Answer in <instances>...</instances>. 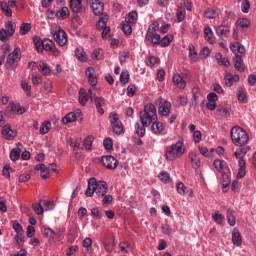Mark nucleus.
Returning <instances> with one entry per match:
<instances>
[{
    "label": "nucleus",
    "instance_id": "f257e3e1",
    "mask_svg": "<svg viewBox=\"0 0 256 256\" xmlns=\"http://www.w3.org/2000/svg\"><path fill=\"white\" fill-rule=\"evenodd\" d=\"M107 191H109V187L107 186V182L99 181L95 177H92L88 180V187L85 191L86 197H93L94 193L97 197H105L107 195Z\"/></svg>",
    "mask_w": 256,
    "mask_h": 256
},
{
    "label": "nucleus",
    "instance_id": "f03ea898",
    "mask_svg": "<svg viewBox=\"0 0 256 256\" xmlns=\"http://www.w3.org/2000/svg\"><path fill=\"white\" fill-rule=\"evenodd\" d=\"M231 51L236 55L235 56V64L234 67L236 71H239V73L245 72V62H243V57H245V47L239 43L235 42L230 46Z\"/></svg>",
    "mask_w": 256,
    "mask_h": 256
},
{
    "label": "nucleus",
    "instance_id": "7ed1b4c3",
    "mask_svg": "<svg viewBox=\"0 0 256 256\" xmlns=\"http://www.w3.org/2000/svg\"><path fill=\"white\" fill-rule=\"evenodd\" d=\"M140 121L144 127H149L154 121H157V108L153 104H147L144 110L140 112Z\"/></svg>",
    "mask_w": 256,
    "mask_h": 256
},
{
    "label": "nucleus",
    "instance_id": "20e7f679",
    "mask_svg": "<svg viewBox=\"0 0 256 256\" xmlns=\"http://www.w3.org/2000/svg\"><path fill=\"white\" fill-rule=\"evenodd\" d=\"M230 135L232 143H234V145L237 147H243L249 143V135L243 128L239 126L232 127Z\"/></svg>",
    "mask_w": 256,
    "mask_h": 256
},
{
    "label": "nucleus",
    "instance_id": "39448f33",
    "mask_svg": "<svg viewBox=\"0 0 256 256\" xmlns=\"http://www.w3.org/2000/svg\"><path fill=\"white\" fill-rule=\"evenodd\" d=\"M184 153L185 143H183V141H177L175 144L166 148L165 157L168 161H175V159H178V157H181Z\"/></svg>",
    "mask_w": 256,
    "mask_h": 256
},
{
    "label": "nucleus",
    "instance_id": "423d86ee",
    "mask_svg": "<svg viewBox=\"0 0 256 256\" xmlns=\"http://www.w3.org/2000/svg\"><path fill=\"white\" fill-rule=\"evenodd\" d=\"M54 41L59 45V47H65L67 45V32L61 28V26H56L51 30Z\"/></svg>",
    "mask_w": 256,
    "mask_h": 256
},
{
    "label": "nucleus",
    "instance_id": "0eeeda50",
    "mask_svg": "<svg viewBox=\"0 0 256 256\" xmlns=\"http://www.w3.org/2000/svg\"><path fill=\"white\" fill-rule=\"evenodd\" d=\"M88 93L90 95V101L95 104V107L100 115H103L105 113V110H103V105H105V98L103 97H97V90L94 88H90L88 90Z\"/></svg>",
    "mask_w": 256,
    "mask_h": 256
},
{
    "label": "nucleus",
    "instance_id": "6e6552de",
    "mask_svg": "<svg viewBox=\"0 0 256 256\" xmlns=\"http://www.w3.org/2000/svg\"><path fill=\"white\" fill-rule=\"evenodd\" d=\"M108 21H109V16H107V14H103L99 18L96 24V28L98 29V31H102V34H101L102 39H107V35L111 33V27L107 26Z\"/></svg>",
    "mask_w": 256,
    "mask_h": 256
},
{
    "label": "nucleus",
    "instance_id": "1a4fd4ad",
    "mask_svg": "<svg viewBox=\"0 0 256 256\" xmlns=\"http://www.w3.org/2000/svg\"><path fill=\"white\" fill-rule=\"evenodd\" d=\"M19 61H21V49L16 47L13 52L8 55L6 63L10 65V67H15V64L19 63Z\"/></svg>",
    "mask_w": 256,
    "mask_h": 256
},
{
    "label": "nucleus",
    "instance_id": "9d476101",
    "mask_svg": "<svg viewBox=\"0 0 256 256\" xmlns=\"http://www.w3.org/2000/svg\"><path fill=\"white\" fill-rule=\"evenodd\" d=\"M101 162H102V165L106 167V169H117V165H119V161H117L115 157L111 155L102 156Z\"/></svg>",
    "mask_w": 256,
    "mask_h": 256
},
{
    "label": "nucleus",
    "instance_id": "9b49d317",
    "mask_svg": "<svg viewBox=\"0 0 256 256\" xmlns=\"http://www.w3.org/2000/svg\"><path fill=\"white\" fill-rule=\"evenodd\" d=\"M90 7L94 15H100V17H103V15H105V13H103V10L105 9L103 2L99 0H90Z\"/></svg>",
    "mask_w": 256,
    "mask_h": 256
},
{
    "label": "nucleus",
    "instance_id": "f8f14e48",
    "mask_svg": "<svg viewBox=\"0 0 256 256\" xmlns=\"http://www.w3.org/2000/svg\"><path fill=\"white\" fill-rule=\"evenodd\" d=\"M6 113H16L17 115H23V113H25V109L21 107V104L10 102L6 107Z\"/></svg>",
    "mask_w": 256,
    "mask_h": 256
},
{
    "label": "nucleus",
    "instance_id": "ddd939ff",
    "mask_svg": "<svg viewBox=\"0 0 256 256\" xmlns=\"http://www.w3.org/2000/svg\"><path fill=\"white\" fill-rule=\"evenodd\" d=\"M81 115H83L81 110H78L77 112H70L62 119V123L64 125H68V123H75V121H77V117H81Z\"/></svg>",
    "mask_w": 256,
    "mask_h": 256
},
{
    "label": "nucleus",
    "instance_id": "4468645a",
    "mask_svg": "<svg viewBox=\"0 0 256 256\" xmlns=\"http://www.w3.org/2000/svg\"><path fill=\"white\" fill-rule=\"evenodd\" d=\"M86 77H88V83L92 87H95L97 85V76H95V68L88 67L85 71Z\"/></svg>",
    "mask_w": 256,
    "mask_h": 256
},
{
    "label": "nucleus",
    "instance_id": "2eb2a0df",
    "mask_svg": "<svg viewBox=\"0 0 256 256\" xmlns=\"http://www.w3.org/2000/svg\"><path fill=\"white\" fill-rule=\"evenodd\" d=\"M89 99H91V95L89 94V92L87 93V90H85V88H80L78 97L80 105H82V107H85Z\"/></svg>",
    "mask_w": 256,
    "mask_h": 256
},
{
    "label": "nucleus",
    "instance_id": "dca6fc26",
    "mask_svg": "<svg viewBox=\"0 0 256 256\" xmlns=\"http://www.w3.org/2000/svg\"><path fill=\"white\" fill-rule=\"evenodd\" d=\"M2 136L4 139H7V141H13V139H15V133L13 129H11V125L7 124L2 128Z\"/></svg>",
    "mask_w": 256,
    "mask_h": 256
},
{
    "label": "nucleus",
    "instance_id": "f3484780",
    "mask_svg": "<svg viewBox=\"0 0 256 256\" xmlns=\"http://www.w3.org/2000/svg\"><path fill=\"white\" fill-rule=\"evenodd\" d=\"M158 113L162 117H167L171 113V102L164 101L162 105L158 108Z\"/></svg>",
    "mask_w": 256,
    "mask_h": 256
},
{
    "label": "nucleus",
    "instance_id": "a211bd4d",
    "mask_svg": "<svg viewBox=\"0 0 256 256\" xmlns=\"http://www.w3.org/2000/svg\"><path fill=\"white\" fill-rule=\"evenodd\" d=\"M70 9L72 13H81L83 11V0H70Z\"/></svg>",
    "mask_w": 256,
    "mask_h": 256
},
{
    "label": "nucleus",
    "instance_id": "6ab92c4d",
    "mask_svg": "<svg viewBox=\"0 0 256 256\" xmlns=\"http://www.w3.org/2000/svg\"><path fill=\"white\" fill-rule=\"evenodd\" d=\"M157 31H159V22H154L149 26L145 39L149 41L153 38V35H157Z\"/></svg>",
    "mask_w": 256,
    "mask_h": 256
},
{
    "label": "nucleus",
    "instance_id": "aec40b11",
    "mask_svg": "<svg viewBox=\"0 0 256 256\" xmlns=\"http://www.w3.org/2000/svg\"><path fill=\"white\" fill-rule=\"evenodd\" d=\"M172 81H173L174 85H176V87H179V89H185V87H187V82L179 74H175L172 77Z\"/></svg>",
    "mask_w": 256,
    "mask_h": 256
},
{
    "label": "nucleus",
    "instance_id": "412c9836",
    "mask_svg": "<svg viewBox=\"0 0 256 256\" xmlns=\"http://www.w3.org/2000/svg\"><path fill=\"white\" fill-rule=\"evenodd\" d=\"M21 147H23V144L18 143L17 147L11 150L10 152L11 161H19V158L21 157Z\"/></svg>",
    "mask_w": 256,
    "mask_h": 256
},
{
    "label": "nucleus",
    "instance_id": "4be33fe9",
    "mask_svg": "<svg viewBox=\"0 0 256 256\" xmlns=\"http://www.w3.org/2000/svg\"><path fill=\"white\" fill-rule=\"evenodd\" d=\"M151 129L155 135H161L163 133V131H165V126L163 125V123L157 122V120H155L152 123Z\"/></svg>",
    "mask_w": 256,
    "mask_h": 256
},
{
    "label": "nucleus",
    "instance_id": "5701e85b",
    "mask_svg": "<svg viewBox=\"0 0 256 256\" xmlns=\"http://www.w3.org/2000/svg\"><path fill=\"white\" fill-rule=\"evenodd\" d=\"M38 71L42 73V75L48 76L51 75V67L44 61L38 62Z\"/></svg>",
    "mask_w": 256,
    "mask_h": 256
},
{
    "label": "nucleus",
    "instance_id": "b1692460",
    "mask_svg": "<svg viewBox=\"0 0 256 256\" xmlns=\"http://www.w3.org/2000/svg\"><path fill=\"white\" fill-rule=\"evenodd\" d=\"M232 243L236 247H239L241 245V243H243V239L241 238V233L237 229L233 230Z\"/></svg>",
    "mask_w": 256,
    "mask_h": 256
},
{
    "label": "nucleus",
    "instance_id": "393cba45",
    "mask_svg": "<svg viewBox=\"0 0 256 256\" xmlns=\"http://www.w3.org/2000/svg\"><path fill=\"white\" fill-rule=\"evenodd\" d=\"M189 159L192 163L193 169H199V167H201V160L199 159V157H197V154H195L194 152H190Z\"/></svg>",
    "mask_w": 256,
    "mask_h": 256
},
{
    "label": "nucleus",
    "instance_id": "a878e982",
    "mask_svg": "<svg viewBox=\"0 0 256 256\" xmlns=\"http://www.w3.org/2000/svg\"><path fill=\"white\" fill-rule=\"evenodd\" d=\"M231 33V30H229V26H223L220 25L216 28V34L218 37H227Z\"/></svg>",
    "mask_w": 256,
    "mask_h": 256
},
{
    "label": "nucleus",
    "instance_id": "bb28decb",
    "mask_svg": "<svg viewBox=\"0 0 256 256\" xmlns=\"http://www.w3.org/2000/svg\"><path fill=\"white\" fill-rule=\"evenodd\" d=\"M78 235H79V229L77 228V226L71 227L68 233L69 243H73V241L77 239Z\"/></svg>",
    "mask_w": 256,
    "mask_h": 256
},
{
    "label": "nucleus",
    "instance_id": "cd10ccee",
    "mask_svg": "<svg viewBox=\"0 0 256 256\" xmlns=\"http://www.w3.org/2000/svg\"><path fill=\"white\" fill-rule=\"evenodd\" d=\"M5 31L8 33V37H13V35H15V29L17 27V25H15V22L13 21H8L5 24Z\"/></svg>",
    "mask_w": 256,
    "mask_h": 256
},
{
    "label": "nucleus",
    "instance_id": "c85d7f7f",
    "mask_svg": "<svg viewBox=\"0 0 256 256\" xmlns=\"http://www.w3.org/2000/svg\"><path fill=\"white\" fill-rule=\"evenodd\" d=\"M33 43L36 47L37 53H43L44 40H41V37H39V36H34L33 37Z\"/></svg>",
    "mask_w": 256,
    "mask_h": 256
},
{
    "label": "nucleus",
    "instance_id": "c756f323",
    "mask_svg": "<svg viewBox=\"0 0 256 256\" xmlns=\"http://www.w3.org/2000/svg\"><path fill=\"white\" fill-rule=\"evenodd\" d=\"M56 17L57 19H59L60 21H63V19H67V17H69V8L67 7H62L61 10H58L56 12Z\"/></svg>",
    "mask_w": 256,
    "mask_h": 256
},
{
    "label": "nucleus",
    "instance_id": "7c9ffc66",
    "mask_svg": "<svg viewBox=\"0 0 256 256\" xmlns=\"http://www.w3.org/2000/svg\"><path fill=\"white\" fill-rule=\"evenodd\" d=\"M75 56L77 57L78 61L85 63L87 61V54L83 48H77L75 50Z\"/></svg>",
    "mask_w": 256,
    "mask_h": 256
},
{
    "label": "nucleus",
    "instance_id": "2f4dec72",
    "mask_svg": "<svg viewBox=\"0 0 256 256\" xmlns=\"http://www.w3.org/2000/svg\"><path fill=\"white\" fill-rule=\"evenodd\" d=\"M73 148V153L77 159H80L82 153H83V147H81V142L75 141L74 147Z\"/></svg>",
    "mask_w": 256,
    "mask_h": 256
},
{
    "label": "nucleus",
    "instance_id": "473e14b6",
    "mask_svg": "<svg viewBox=\"0 0 256 256\" xmlns=\"http://www.w3.org/2000/svg\"><path fill=\"white\" fill-rule=\"evenodd\" d=\"M138 15L136 11H131L127 17L125 18V21L127 23H130L131 25H135L137 23Z\"/></svg>",
    "mask_w": 256,
    "mask_h": 256
},
{
    "label": "nucleus",
    "instance_id": "72a5a7b5",
    "mask_svg": "<svg viewBox=\"0 0 256 256\" xmlns=\"http://www.w3.org/2000/svg\"><path fill=\"white\" fill-rule=\"evenodd\" d=\"M214 168L219 172L223 173V170L227 167V163L221 161L220 159H216L213 162Z\"/></svg>",
    "mask_w": 256,
    "mask_h": 256
},
{
    "label": "nucleus",
    "instance_id": "f704fd0d",
    "mask_svg": "<svg viewBox=\"0 0 256 256\" xmlns=\"http://www.w3.org/2000/svg\"><path fill=\"white\" fill-rule=\"evenodd\" d=\"M235 211H233L231 208L227 209V221L231 227H235Z\"/></svg>",
    "mask_w": 256,
    "mask_h": 256
},
{
    "label": "nucleus",
    "instance_id": "c9c22d12",
    "mask_svg": "<svg viewBox=\"0 0 256 256\" xmlns=\"http://www.w3.org/2000/svg\"><path fill=\"white\" fill-rule=\"evenodd\" d=\"M176 17H177L178 23H181V21H184V19H185V7H183V4L178 5Z\"/></svg>",
    "mask_w": 256,
    "mask_h": 256
},
{
    "label": "nucleus",
    "instance_id": "e433bc0d",
    "mask_svg": "<svg viewBox=\"0 0 256 256\" xmlns=\"http://www.w3.org/2000/svg\"><path fill=\"white\" fill-rule=\"evenodd\" d=\"M171 41H173V35L168 34L160 39V47H169L171 45Z\"/></svg>",
    "mask_w": 256,
    "mask_h": 256
},
{
    "label": "nucleus",
    "instance_id": "4c0bfd02",
    "mask_svg": "<svg viewBox=\"0 0 256 256\" xmlns=\"http://www.w3.org/2000/svg\"><path fill=\"white\" fill-rule=\"evenodd\" d=\"M93 141H95V137L92 135L86 137L83 141V145L86 149V151H91V147H93Z\"/></svg>",
    "mask_w": 256,
    "mask_h": 256
},
{
    "label": "nucleus",
    "instance_id": "58836bf2",
    "mask_svg": "<svg viewBox=\"0 0 256 256\" xmlns=\"http://www.w3.org/2000/svg\"><path fill=\"white\" fill-rule=\"evenodd\" d=\"M0 7L6 17H11V15H13V11L9 8V4L7 2H0Z\"/></svg>",
    "mask_w": 256,
    "mask_h": 256
},
{
    "label": "nucleus",
    "instance_id": "ea45409f",
    "mask_svg": "<svg viewBox=\"0 0 256 256\" xmlns=\"http://www.w3.org/2000/svg\"><path fill=\"white\" fill-rule=\"evenodd\" d=\"M145 127L149 126H145L143 124H140L139 122L135 124V131L138 137H145Z\"/></svg>",
    "mask_w": 256,
    "mask_h": 256
},
{
    "label": "nucleus",
    "instance_id": "a19ab883",
    "mask_svg": "<svg viewBox=\"0 0 256 256\" xmlns=\"http://www.w3.org/2000/svg\"><path fill=\"white\" fill-rule=\"evenodd\" d=\"M189 58L193 63H197V51L195 50V46L193 44H189Z\"/></svg>",
    "mask_w": 256,
    "mask_h": 256
},
{
    "label": "nucleus",
    "instance_id": "79ce46f5",
    "mask_svg": "<svg viewBox=\"0 0 256 256\" xmlns=\"http://www.w3.org/2000/svg\"><path fill=\"white\" fill-rule=\"evenodd\" d=\"M50 129H51V122L50 121L43 122L40 126V135H47Z\"/></svg>",
    "mask_w": 256,
    "mask_h": 256
},
{
    "label": "nucleus",
    "instance_id": "37998d69",
    "mask_svg": "<svg viewBox=\"0 0 256 256\" xmlns=\"http://www.w3.org/2000/svg\"><path fill=\"white\" fill-rule=\"evenodd\" d=\"M53 47H55V42H53V40L44 39L42 50L53 51Z\"/></svg>",
    "mask_w": 256,
    "mask_h": 256
},
{
    "label": "nucleus",
    "instance_id": "c03bdc74",
    "mask_svg": "<svg viewBox=\"0 0 256 256\" xmlns=\"http://www.w3.org/2000/svg\"><path fill=\"white\" fill-rule=\"evenodd\" d=\"M32 209L37 215H43V213L45 212V209H43V202H41V200L39 201V203L33 204Z\"/></svg>",
    "mask_w": 256,
    "mask_h": 256
},
{
    "label": "nucleus",
    "instance_id": "a18cd8bd",
    "mask_svg": "<svg viewBox=\"0 0 256 256\" xmlns=\"http://www.w3.org/2000/svg\"><path fill=\"white\" fill-rule=\"evenodd\" d=\"M247 151H249V146L238 149L234 153V156L236 157V159H243V157H245V155H247Z\"/></svg>",
    "mask_w": 256,
    "mask_h": 256
},
{
    "label": "nucleus",
    "instance_id": "49530a36",
    "mask_svg": "<svg viewBox=\"0 0 256 256\" xmlns=\"http://www.w3.org/2000/svg\"><path fill=\"white\" fill-rule=\"evenodd\" d=\"M122 31L125 35H131L133 33V28L131 27V23H127L126 20L125 22H122Z\"/></svg>",
    "mask_w": 256,
    "mask_h": 256
},
{
    "label": "nucleus",
    "instance_id": "de8ad7c7",
    "mask_svg": "<svg viewBox=\"0 0 256 256\" xmlns=\"http://www.w3.org/2000/svg\"><path fill=\"white\" fill-rule=\"evenodd\" d=\"M31 31V23H22L20 26V35H27Z\"/></svg>",
    "mask_w": 256,
    "mask_h": 256
},
{
    "label": "nucleus",
    "instance_id": "09e8293b",
    "mask_svg": "<svg viewBox=\"0 0 256 256\" xmlns=\"http://www.w3.org/2000/svg\"><path fill=\"white\" fill-rule=\"evenodd\" d=\"M112 131L115 135H121L123 133V123L118 122L117 124H112Z\"/></svg>",
    "mask_w": 256,
    "mask_h": 256
},
{
    "label": "nucleus",
    "instance_id": "8fccbe9b",
    "mask_svg": "<svg viewBox=\"0 0 256 256\" xmlns=\"http://www.w3.org/2000/svg\"><path fill=\"white\" fill-rule=\"evenodd\" d=\"M204 37L208 43H213V30L209 27L204 28Z\"/></svg>",
    "mask_w": 256,
    "mask_h": 256
},
{
    "label": "nucleus",
    "instance_id": "3c124183",
    "mask_svg": "<svg viewBox=\"0 0 256 256\" xmlns=\"http://www.w3.org/2000/svg\"><path fill=\"white\" fill-rule=\"evenodd\" d=\"M231 185V180L228 175H223L222 180V191L223 193H227V188Z\"/></svg>",
    "mask_w": 256,
    "mask_h": 256
},
{
    "label": "nucleus",
    "instance_id": "603ef678",
    "mask_svg": "<svg viewBox=\"0 0 256 256\" xmlns=\"http://www.w3.org/2000/svg\"><path fill=\"white\" fill-rule=\"evenodd\" d=\"M237 99L240 103H247V95H245L243 88L238 89Z\"/></svg>",
    "mask_w": 256,
    "mask_h": 256
},
{
    "label": "nucleus",
    "instance_id": "864d4df0",
    "mask_svg": "<svg viewBox=\"0 0 256 256\" xmlns=\"http://www.w3.org/2000/svg\"><path fill=\"white\" fill-rule=\"evenodd\" d=\"M157 63H159V57L150 55L146 59V65H148V67H153L154 65H157Z\"/></svg>",
    "mask_w": 256,
    "mask_h": 256
},
{
    "label": "nucleus",
    "instance_id": "5fc2aeb1",
    "mask_svg": "<svg viewBox=\"0 0 256 256\" xmlns=\"http://www.w3.org/2000/svg\"><path fill=\"white\" fill-rule=\"evenodd\" d=\"M92 59L99 61V59H103V49L98 48L92 52Z\"/></svg>",
    "mask_w": 256,
    "mask_h": 256
},
{
    "label": "nucleus",
    "instance_id": "6e6d98bb",
    "mask_svg": "<svg viewBox=\"0 0 256 256\" xmlns=\"http://www.w3.org/2000/svg\"><path fill=\"white\" fill-rule=\"evenodd\" d=\"M109 120H110L111 125L121 123V120H119V114H117V112H111L109 115Z\"/></svg>",
    "mask_w": 256,
    "mask_h": 256
},
{
    "label": "nucleus",
    "instance_id": "4d7b16f0",
    "mask_svg": "<svg viewBox=\"0 0 256 256\" xmlns=\"http://www.w3.org/2000/svg\"><path fill=\"white\" fill-rule=\"evenodd\" d=\"M177 192L179 195H187V187L183 182H179L176 185Z\"/></svg>",
    "mask_w": 256,
    "mask_h": 256
},
{
    "label": "nucleus",
    "instance_id": "13d9d810",
    "mask_svg": "<svg viewBox=\"0 0 256 256\" xmlns=\"http://www.w3.org/2000/svg\"><path fill=\"white\" fill-rule=\"evenodd\" d=\"M248 27H249V19L241 18L240 20H238L237 29H247Z\"/></svg>",
    "mask_w": 256,
    "mask_h": 256
},
{
    "label": "nucleus",
    "instance_id": "bf43d9fd",
    "mask_svg": "<svg viewBox=\"0 0 256 256\" xmlns=\"http://www.w3.org/2000/svg\"><path fill=\"white\" fill-rule=\"evenodd\" d=\"M158 177L163 183H169V181H171V176L166 171L160 172Z\"/></svg>",
    "mask_w": 256,
    "mask_h": 256
},
{
    "label": "nucleus",
    "instance_id": "052dcab7",
    "mask_svg": "<svg viewBox=\"0 0 256 256\" xmlns=\"http://www.w3.org/2000/svg\"><path fill=\"white\" fill-rule=\"evenodd\" d=\"M40 203H42V205L45 207L46 211H51V209L55 208V203L54 202L41 199Z\"/></svg>",
    "mask_w": 256,
    "mask_h": 256
},
{
    "label": "nucleus",
    "instance_id": "680f3d73",
    "mask_svg": "<svg viewBox=\"0 0 256 256\" xmlns=\"http://www.w3.org/2000/svg\"><path fill=\"white\" fill-rule=\"evenodd\" d=\"M120 83H122V85H127V83H129V72L128 71L121 72Z\"/></svg>",
    "mask_w": 256,
    "mask_h": 256
},
{
    "label": "nucleus",
    "instance_id": "e2e57ef3",
    "mask_svg": "<svg viewBox=\"0 0 256 256\" xmlns=\"http://www.w3.org/2000/svg\"><path fill=\"white\" fill-rule=\"evenodd\" d=\"M204 17H206V19H215L217 12L214 9L208 8L204 13Z\"/></svg>",
    "mask_w": 256,
    "mask_h": 256
},
{
    "label": "nucleus",
    "instance_id": "0e129e2a",
    "mask_svg": "<svg viewBox=\"0 0 256 256\" xmlns=\"http://www.w3.org/2000/svg\"><path fill=\"white\" fill-rule=\"evenodd\" d=\"M251 9V2L249 0H243L241 4L242 13H247Z\"/></svg>",
    "mask_w": 256,
    "mask_h": 256
},
{
    "label": "nucleus",
    "instance_id": "69168bd1",
    "mask_svg": "<svg viewBox=\"0 0 256 256\" xmlns=\"http://www.w3.org/2000/svg\"><path fill=\"white\" fill-rule=\"evenodd\" d=\"M103 145L106 151H111V149H113V140L111 138H106L103 141Z\"/></svg>",
    "mask_w": 256,
    "mask_h": 256
},
{
    "label": "nucleus",
    "instance_id": "338daca9",
    "mask_svg": "<svg viewBox=\"0 0 256 256\" xmlns=\"http://www.w3.org/2000/svg\"><path fill=\"white\" fill-rule=\"evenodd\" d=\"M13 229H14L16 235H23V226H21V224H19V222L15 221L13 223Z\"/></svg>",
    "mask_w": 256,
    "mask_h": 256
},
{
    "label": "nucleus",
    "instance_id": "774afa93",
    "mask_svg": "<svg viewBox=\"0 0 256 256\" xmlns=\"http://www.w3.org/2000/svg\"><path fill=\"white\" fill-rule=\"evenodd\" d=\"M21 87L25 91L27 97H31V86L27 82H22Z\"/></svg>",
    "mask_w": 256,
    "mask_h": 256
}]
</instances>
